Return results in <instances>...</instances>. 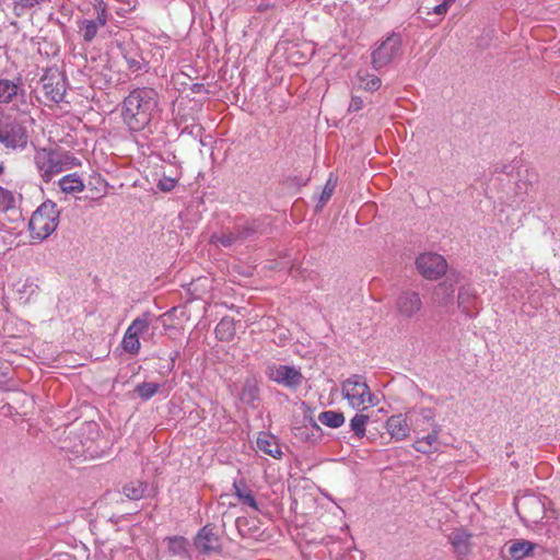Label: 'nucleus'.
<instances>
[{
  "label": "nucleus",
  "instance_id": "nucleus-1",
  "mask_svg": "<svg viewBox=\"0 0 560 560\" xmlns=\"http://www.w3.org/2000/svg\"><path fill=\"white\" fill-rule=\"evenodd\" d=\"M159 106V94L153 88H136L122 101L121 117L130 131L143 130Z\"/></svg>",
  "mask_w": 560,
  "mask_h": 560
},
{
  "label": "nucleus",
  "instance_id": "nucleus-2",
  "mask_svg": "<svg viewBox=\"0 0 560 560\" xmlns=\"http://www.w3.org/2000/svg\"><path fill=\"white\" fill-rule=\"evenodd\" d=\"M34 162L40 177L46 183L57 174L80 165V161L70 152L45 148L36 151Z\"/></svg>",
  "mask_w": 560,
  "mask_h": 560
},
{
  "label": "nucleus",
  "instance_id": "nucleus-3",
  "mask_svg": "<svg viewBox=\"0 0 560 560\" xmlns=\"http://www.w3.org/2000/svg\"><path fill=\"white\" fill-rule=\"evenodd\" d=\"M341 393L353 409L365 410L378 405V398L371 393L365 378L359 374H353L342 382Z\"/></svg>",
  "mask_w": 560,
  "mask_h": 560
},
{
  "label": "nucleus",
  "instance_id": "nucleus-4",
  "mask_svg": "<svg viewBox=\"0 0 560 560\" xmlns=\"http://www.w3.org/2000/svg\"><path fill=\"white\" fill-rule=\"evenodd\" d=\"M59 210L55 202L47 200L43 202L31 217L30 230L34 238H47L59 224Z\"/></svg>",
  "mask_w": 560,
  "mask_h": 560
},
{
  "label": "nucleus",
  "instance_id": "nucleus-5",
  "mask_svg": "<svg viewBox=\"0 0 560 560\" xmlns=\"http://www.w3.org/2000/svg\"><path fill=\"white\" fill-rule=\"evenodd\" d=\"M402 38L398 33H390L377 43L371 52V65L376 71L390 65L401 54Z\"/></svg>",
  "mask_w": 560,
  "mask_h": 560
},
{
  "label": "nucleus",
  "instance_id": "nucleus-6",
  "mask_svg": "<svg viewBox=\"0 0 560 560\" xmlns=\"http://www.w3.org/2000/svg\"><path fill=\"white\" fill-rule=\"evenodd\" d=\"M28 135L24 124L18 119L0 122V143L11 150H24Z\"/></svg>",
  "mask_w": 560,
  "mask_h": 560
},
{
  "label": "nucleus",
  "instance_id": "nucleus-7",
  "mask_svg": "<svg viewBox=\"0 0 560 560\" xmlns=\"http://www.w3.org/2000/svg\"><path fill=\"white\" fill-rule=\"evenodd\" d=\"M258 232V223L254 220L241 225H235L231 230H224L220 234H213L211 242L223 247H231L254 237Z\"/></svg>",
  "mask_w": 560,
  "mask_h": 560
},
{
  "label": "nucleus",
  "instance_id": "nucleus-8",
  "mask_svg": "<svg viewBox=\"0 0 560 560\" xmlns=\"http://www.w3.org/2000/svg\"><path fill=\"white\" fill-rule=\"evenodd\" d=\"M153 317L150 312H145L132 320L121 341V347L126 352L133 355L139 353L141 348L139 337L148 331Z\"/></svg>",
  "mask_w": 560,
  "mask_h": 560
},
{
  "label": "nucleus",
  "instance_id": "nucleus-9",
  "mask_svg": "<svg viewBox=\"0 0 560 560\" xmlns=\"http://www.w3.org/2000/svg\"><path fill=\"white\" fill-rule=\"evenodd\" d=\"M95 19H81L77 22L79 33L85 43H92L101 27L107 23V9L104 0H94Z\"/></svg>",
  "mask_w": 560,
  "mask_h": 560
},
{
  "label": "nucleus",
  "instance_id": "nucleus-10",
  "mask_svg": "<svg viewBox=\"0 0 560 560\" xmlns=\"http://www.w3.org/2000/svg\"><path fill=\"white\" fill-rule=\"evenodd\" d=\"M516 511L521 520L527 525L539 524L545 517V504L536 495H525L516 503Z\"/></svg>",
  "mask_w": 560,
  "mask_h": 560
},
{
  "label": "nucleus",
  "instance_id": "nucleus-11",
  "mask_svg": "<svg viewBox=\"0 0 560 560\" xmlns=\"http://www.w3.org/2000/svg\"><path fill=\"white\" fill-rule=\"evenodd\" d=\"M266 375L272 382L288 388H296L303 382V375L294 366L271 363L266 369Z\"/></svg>",
  "mask_w": 560,
  "mask_h": 560
},
{
  "label": "nucleus",
  "instance_id": "nucleus-12",
  "mask_svg": "<svg viewBox=\"0 0 560 560\" xmlns=\"http://www.w3.org/2000/svg\"><path fill=\"white\" fill-rule=\"evenodd\" d=\"M418 271L427 279H439L447 269L445 258L435 253L421 254L416 260Z\"/></svg>",
  "mask_w": 560,
  "mask_h": 560
},
{
  "label": "nucleus",
  "instance_id": "nucleus-13",
  "mask_svg": "<svg viewBox=\"0 0 560 560\" xmlns=\"http://www.w3.org/2000/svg\"><path fill=\"white\" fill-rule=\"evenodd\" d=\"M396 311L404 318H412L423 306L420 294L412 290L401 291L396 299Z\"/></svg>",
  "mask_w": 560,
  "mask_h": 560
},
{
  "label": "nucleus",
  "instance_id": "nucleus-14",
  "mask_svg": "<svg viewBox=\"0 0 560 560\" xmlns=\"http://www.w3.org/2000/svg\"><path fill=\"white\" fill-rule=\"evenodd\" d=\"M457 305L467 317H476L481 307V300L476 289L471 285H463L458 291Z\"/></svg>",
  "mask_w": 560,
  "mask_h": 560
},
{
  "label": "nucleus",
  "instance_id": "nucleus-15",
  "mask_svg": "<svg viewBox=\"0 0 560 560\" xmlns=\"http://www.w3.org/2000/svg\"><path fill=\"white\" fill-rule=\"evenodd\" d=\"M43 89L45 96L54 103L62 102L66 93V81L60 74L44 75Z\"/></svg>",
  "mask_w": 560,
  "mask_h": 560
},
{
  "label": "nucleus",
  "instance_id": "nucleus-16",
  "mask_svg": "<svg viewBox=\"0 0 560 560\" xmlns=\"http://www.w3.org/2000/svg\"><path fill=\"white\" fill-rule=\"evenodd\" d=\"M442 432L441 424H434L431 432L424 436L417 438L412 444V447L422 454H431L440 448V434Z\"/></svg>",
  "mask_w": 560,
  "mask_h": 560
},
{
  "label": "nucleus",
  "instance_id": "nucleus-17",
  "mask_svg": "<svg viewBox=\"0 0 560 560\" xmlns=\"http://www.w3.org/2000/svg\"><path fill=\"white\" fill-rule=\"evenodd\" d=\"M385 428L392 439L396 441H404L410 434L407 417L402 413L390 416L385 422Z\"/></svg>",
  "mask_w": 560,
  "mask_h": 560
},
{
  "label": "nucleus",
  "instance_id": "nucleus-18",
  "mask_svg": "<svg viewBox=\"0 0 560 560\" xmlns=\"http://www.w3.org/2000/svg\"><path fill=\"white\" fill-rule=\"evenodd\" d=\"M292 432L296 440L307 443H316L323 434L320 427L311 418L306 424L294 425Z\"/></svg>",
  "mask_w": 560,
  "mask_h": 560
},
{
  "label": "nucleus",
  "instance_id": "nucleus-19",
  "mask_svg": "<svg viewBox=\"0 0 560 560\" xmlns=\"http://www.w3.org/2000/svg\"><path fill=\"white\" fill-rule=\"evenodd\" d=\"M195 546L200 552L205 555L220 550V541L218 536L207 526L200 529L195 539Z\"/></svg>",
  "mask_w": 560,
  "mask_h": 560
},
{
  "label": "nucleus",
  "instance_id": "nucleus-20",
  "mask_svg": "<svg viewBox=\"0 0 560 560\" xmlns=\"http://www.w3.org/2000/svg\"><path fill=\"white\" fill-rule=\"evenodd\" d=\"M240 399L243 404L253 408L257 407V402L259 400V385L255 377L249 376L245 380L240 393Z\"/></svg>",
  "mask_w": 560,
  "mask_h": 560
},
{
  "label": "nucleus",
  "instance_id": "nucleus-21",
  "mask_svg": "<svg viewBox=\"0 0 560 560\" xmlns=\"http://www.w3.org/2000/svg\"><path fill=\"white\" fill-rule=\"evenodd\" d=\"M471 535L464 529H455L448 536L450 544L454 551L459 556H467L470 551Z\"/></svg>",
  "mask_w": 560,
  "mask_h": 560
},
{
  "label": "nucleus",
  "instance_id": "nucleus-22",
  "mask_svg": "<svg viewBox=\"0 0 560 560\" xmlns=\"http://www.w3.org/2000/svg\"><path fill=\"white\" fill-rule=\"evenodd\" d=\"M455 289L453 283L444 281L434 288L432 299L433 303L440 307H446L452 305L454 302Z\"/></svg>",
  "mask_w": 560,
  "mask_h": 560
},
{
  "label": "nucleus",
  "instance_id": "nucleus-23",
  "mask_svg": "<svg viewBox=\"0 0 560 560\" xmlns=\"http://www.w3.org/2000/svg\"><path fill=\"white\" fill-rule=\"evenodd\" d=\"M257 447L265 454L273 457L281 458L282 451L277 442V439L266 432H260L257 438Z\"/></svg>",
  "mask_w": 560,
  "mask_h": 560
},
{
  "label": "nucleus",
  "instance_id": "nucleus-24",
  "mask_svg": "<svg viewBox=\"0 0 560 560\" xmlns=\"http://www.w3.org/2000/svg\"><path fill=\"white\" fill-rule=\"evenodd\" d=\"M536 545L528 540L517 539L511 541L509 553L514 560H522L532 555Z\"/></svg>",
  "mask_w": 560,
  "mask_h": 560
},
{
  "label": "nucleus",
  "instance_id": "nucleus-25",
  "mask_svg": "<svg viewBox=\"0 0 560 560\" xmlns=\"http://www.w3.org/2000/svg\"><path fill=\"white\" fill-rule=\"evenodd\" d=\"M358 88L364 91L374 92L382 85V80L368 71L360 70L357 73Z\"/></svg>",
  "mask_w": 560,
  "mask_h": 560
},
{
  "label": "nucleus",
  "instance_id": "nucleus-26",
  "mask_svg": "<svg viewBox=\"0 0 560 560\" xmlns=\"http://www.w3.org/2000/svg\"><path fill=\"white\" fill-rule=\"evenodd\" d=\"M167 546V551L173 556L186 557L188 556V540L183 536H171L164 539Z\"/></svg>",
  "mask_w": 560,
  "mask_h": 560
},
{
  "label": "nucleus",
  "instance_id": "nucleus-27",
  "mask_svg": "<svg viewBox=\"0 0 560 560\" xmlns=\"http://www.w3.org/2000/svg\"><path fill=\"white\" fill-rule=\"evenodd\" d=\"M233 488L235 490V495L238 498V500L243 504H246V505L253 508L254 510L258 511L257 501H256L253 492L245 485V482H243L242 480H240V481L235 480L233 482Z\"/></svg>",
  "mask_w": 560,
  "mask_h": 560
},
{
  "label": "nucleus",
  "instance_id": "nucleus-28",
  "mask_svg": "<svg viewBox=\"0 0 560 560\" xmlns=\"http://www.w3.org/2000/svg\"><path fill=\"white\" fill-rule=\"evenodd\" d=\"M59 186L67 194L80 192L84 189V184L77 173L68 174L60 178Z\"/></svg>",
  "mask_w": 560,
  "mask_h": 560
},
{
  "label": "nucleus",
  "instance_id": "nucleus-29",
  "mask_svg": "<svg viewBox=\"0 0 560 560\" xmlns=\"http://www.w3.org/2000/svg\"><path fill=\"white\" fill-rule=\"evenodd\" d=\"M215 336L221 341H231L235 336L234 320L230 317H223L215 327Z\"/></svg>",
  "mask_w": 560,
  "mask_h": 560
},
{
  "label": "nucleus",
  "instance_id": "nucleus-30",
  "mask_svg": "<svg viewBox=\"0 0 560 560\" xmlns=\"http://www.w3.org/2000/svg\"><path fill=\"white\" fill-rule=\"evenodd\" d=\"M318 421L328 428L337 429L345 423V416L341 411L327 410L318 415Z\"/></svg>",
  "mask_w": 560,
  "mask_h": 560
},
{
  "label": "nucleus",
  "instance_id": "nucleus-31",
  "mask_svg": "<svg viewBox=\"0 0 560 560\" xmlns=\"http://www.w3.org/2000/svg\"><path fill=\"white\" fill-rule=\"evenodd\" d=\"M147 488V483L139 480H135L126 483L122 487V493L125 494L126 498L130 500H140L143 498Z\"/></svg>",
  "mask_w": 560,
  "mask_h": 560
},
{
  "label": "nucleus",
  "instance_id": "nucleus-32",
  "mask_svg": "<svg viewBox=\"0 0 560 560\" xmlns=\"http://www.w3.org/2000/svg\"><path fill=\"white\" fill-rule=\"evenodd\" d=\"M370 421V417L363 413H355L350 420V429L354 436L362 439L365 435V427Z\"/></svg>",
  "mask_w": 560,
  "mask_h": 560
},
{
  "label": "nucleus",
  "instance_id": "nucleus-33",
  "mask_svg": "<svg viewBox=\"0 0 560 560\" xmlns=\"http://www.w3.org/2000/svg\"><path fill=\"white\" fill-rule=\"evenodd\" d=\"M18 85L11 80H0V103L8 104L18 94Z\"/></svg>",
  "mask_w": 560,
  "mask_h": 560
},
{
  "label": "nucleus",
  "instance_id": "nucleus-34",
  "mask_svg": "<svg viewBox=\"0 0 560 560\" xmlns=\"http://www.w3.org/2000/svg\"><path fill=\"white\" fill-rule=\"evenodd\" d=\"M161 385L152 382H143L136 386L135 392L139 395L142 400H149L160 389Z\"/></svg>",
  "mask_w": 560,
  "mask_h": 560
},
{
  "label": "nucleus",
  "instance_id": "nucleus-35",
  "mask_svg": "<svg viewBox=\"0 0 560 560\" xmlns=\"http://www.w3.org/2000/svg\"><path fill=\"white\" fill-rule=\"evenodd\" d=\"M50 0H15L13 3V12L16 16H22L26 11L43 3H49Z\"/></svg>",
  "mask_w": 560,
  "mask_h": 560
},
{
  "label": "nucleus",
  "instance_id": "nucleus-36",
  "mask_svg": "<svg viewBox=\"0 0 560 560\" xmlns=\"http://www.w3.org/2000/svg\"><path fill=\"white\" fill-rule=\"evenodd\" d=\"M413 412H416L418 415L416 422H418V421L425 422L429 424V427L431 429H433L434 424H439L435 421L436 412L433 408L420 407L418 409H415Z\"/></svg>",
  "mask_w": 560,
  "mask_h": 560
},
{
  "label": "nucleus",
  "instance_id": "nucleus-37",
  "mask_svg": "<svg viewBox=\"0 0 560 560\" xmlns=\"http://www.w3.org/2000/svg\"><path fill=\"white\" fill-rule=\"evenodd\" d=\"M124 58L131 72H138L144 65L143 58L137 51H126Z\"/></svg>",
  "mask_w": 560,
  "mask_h": 560
},
{
  "label": "nucleus",
  "instance_id": "nucleus-38",
  "mask_svg": "<svg viewBox=\"0 0 560 560\" xmlns=\"http://www.w3.org/2000/svg\"><path fill=\"white\" fill-rule=\"evenodd\" d=\"M38 285L31 278H27L19 288L18 293L20 294V299L22 300L25 296V302H28L30 299L37 294Z\"/></svg>",
  "mask_w": 560,
  "mask_h": 560
},
{
  "label": "nucleus",
  "instance_id": "nucleus-39",
  "mask_svg": "<svg viewBox=\"0 0 560 560\" xmlns=\"http://www.w3.org/2000/svg\"><path fill=\"white\" fill-rule=\"evenodd\" d=\"M13 242V234L9 230L0 228V257L12 248Z\"/></svg>",
  "mask_w": 560,
  "mask_h": 560
},
{
  "label": "nucleus",
  "instance_id": "nucleus-40",
  "mask_svg": "<svg viewBox=\"0 0 560 560\" xmlns=\"http://www.w3.org/2000/svg\"><path fill=\"white\" fill-rule=\"evenodd\" d=\"M336 187V180H332L331 176L328 178L327 183L325 184L323 191L319 197V205L323 207L332 196V192Z\"/></svg>",
  "mask_w": 560,
  "mask_h": 560
},
{
  "label": "nucleus",
  "instance_id": "nucleus-41",
  "mask_svg": "<svg viewBox=\"0 0 560 560\" xmlns=\"http://www.w3.org/2000/svg\"><path fill=\"white\" fill-rule=\"evenodd\" d=\"M177 180L170 176H163L158 183V188L161 191L170 192L176 187Z\"/></svg>",
  "mask_w": 560,
  "mask_h": 560
},
{
  "label": "nucleus",
  "instance_id": "nucleus-42",
  "mask_svg": "<svg viewBox=\"0 0 560 560\" xmlns=\"http://www.w3.org/2000/svg\"><path fill=\"white\" fill-rule=\"evenodd\" d=\"M363 107V100L360 96H352L349 104V112H359Z\"/></svg>",
  "mask_w": 560,
  "mask_h": 560
},
{
  "label": "nucleus",
  "instance_id": "nucleus-43",
  "mask_svg": "<svg viewBox=\"0 0 560 560\" xmlns=\"http://www.w3.org/2000/svg\"><path fill=\"white\" fill-rule=\"evenodd\" d=\"M450 4H451L450 2L444 0L442 3H440L433 8V12L438 15H443L447 12Z\"/></svg>",
  "mask_w": 560,
  "mask_h": 560
},
{
  "label": "nucleus",
  "instance_id": "nucleus-44",
  "mask_svg": "<svg viewBox=\"0 0 560 560\" xmlns=\"http://www.w3.org/2000/svg\"><path fill=\"white\" fill-rule=\"evenodd\" d=\"M89 428L94 430V431H97V425L95 423H90Z\"/></svg>",
  "mask_w": 560,
  "mask_h": 560
},
{
  "label": "nucleus",
  "instance_id": "nucleus-45",
  "mask_svg": "<svg viewBox=\"0 0 560 560\" xmlns=\"http://www.w3.org/2000/svg\"><path fill=\"white\" fill-rule=\"evenodd\" d=\"M4 172V165L2 163H0V176L3 174Z\"/></svg>",
  "mask_w": 560,
  "mask_h": 560
},
{
  "label": "nucleus",
  "instance_id": "nucleus-46",
  "mask_svg": "<svg viewBox=\"0 0 560 560\" xmlns=\"http://www.w3.org/2000/svg\"><path fill=\"white\" fill-rule=\"evenodd\" d=\"M89 451H90V448L88 447V448L85 450V452H88V453H89V455H90L91 457H93V456H94V453H93V452H89Z\"/></svg>",
  "mask_w": 560,
  "mask_h": 560
},
{
  "label": "nucleus",
  "instance_id": "nucleus-47",
  "mask_svg": "<svg viewBox=\"0 0 560 560\" xmlns=\"http://www.w3.org/2000/svg\"><path fill=\"white\" fill-rule=\"evenodd\" d=\"M176 355H177V352L174 354V357H172V358H171V359H172V363H173V364H174V361H175Z\"/></svg>",
  "mask_w": 560,
  "mask_h": 560
},
{
  "label": "nucleus",
  "instance_id": "nucleus-48",
  "mask_svg": "<svg viewBox=\"0 0 560 560\" xmlns=\"http://www.w3.org/2000/svg\"><path fill=\"white\" fill-rule=\"evenodd\" d=\"M446 1H447V2H450V3H453V2H455L456 0H446Z\"/></svg>",
  "mask_w": 560,
  "mask_h": 560
},
{
  "label": "nucleus",
  "instance_id": "nucleus-49",
  "mask_svg": "<svg viewBox=\"0 0 560 560\" xmlns=\"http://www.w3.org/2000/svg\"><path fill=\"white\" fill-rule=\"evenodd\" d=\"M0 192H3V190L0 188Z\"/></svg>",
  "mask_w": 560,
  "mask_h": 560
}]
</instances>
